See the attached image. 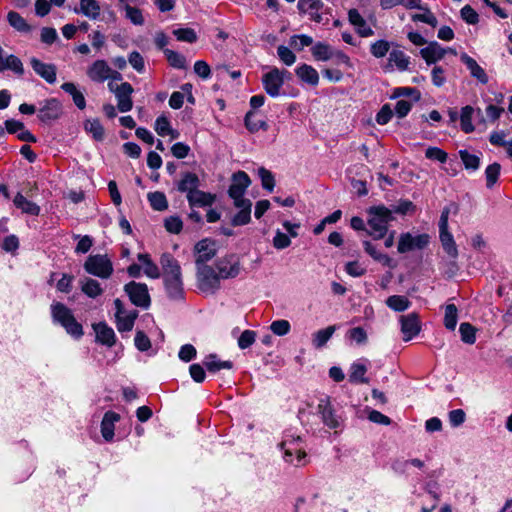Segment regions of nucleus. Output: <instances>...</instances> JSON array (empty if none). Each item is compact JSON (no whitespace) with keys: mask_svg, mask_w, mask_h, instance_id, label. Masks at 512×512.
<instances>
[{"mask_svg":"<svg viewBox=\"0 0 512 512\" xmlns=\"http://www.w3.org/2000/svg\"><path fill=\"white\" fill-rule=\"evenodd\" d=\"M167 296L173 301H180L184 299V289L182 279L176 281H169L164 283Z\"/></svg>","mask_w":512,"mask_h":512,"instance_id":"4c0bfd02","label":"nucleus"},{"mask_svg":"<svg viewBox=\"0 0 512 512\" xmlns=\"http://www.w3.org/2000/svg\"><path fill=\"white\" fill-rule=\"evenodd\" d=\"M459 157L466 170L476 171L480 167V158L467 150H460Z\"/></svg>","mask_w":512,"mask_h":512,"instance_id":"c03bdc74","label":"nucleus"},{"mask_svg":"<svg viewBox=\"0 0 512 512\" xmlns=\"http://www.w3.org/2000/svg\"><path fill=\"white\" fill-rule=\"evenodd\" d=\"M81 291L90 298H96L103 293L100 283L93 278H84L80 281Z\"/></svg>","mask_w":512,"mask_h":512,"instance_id":"72a5a7b5","label":"nucleus"},{"mask_svg":"<svg viewBox=\"0 0 512 512\" xmlns=\"http://www.w3.org/2000/svg\"><path fill=\"white\" fill-rule=\"evenodd\" d=\"M107 86L109 91L115 95L118 110L122 113L130 111L133 107L131 96L134 89L132 85L128 82H122L121 84L109 82Z\"/></svg>","mask_w":512,"mask_h":512,"instance_id":"0eeeda50","label":"nucleus"},{"mask_svg":"<svg viewBox=\"0 0 512 512\" xmlns=\"http://www.w3.org/2000/svg\"><path fill=\"white\" fill-rule=\"evenodd\" d=\"M348 21L354 26L360 37H370L374 35L373 29L368 25L357 9L353 8L348 11Z\"/></svg>","mask_w":512,"mask_h":512,"instance_id":"a211bd4d","label":"nucleus"},{"mask_svg":"<svg viewBox=\"0 0 512 512\" xmlns=\"http://www.w3.org/2000/svg\"><path fill=\"white\" fill-rule=\"evenodd\" d=\"M255 113L253 111H249L245 116V126L251 132L255 133L259 130L266 131L268 129V124L264 120H255Z\"/></svg>","mask_w":512,"mask_h":512,"instance_id":"49530a36","label":"nucleus"},{"mask_svg":"<svg viewBox=\"0 0 512 512\" xmlns=\"http://www.w3.org/2000/svg\"><path fill=\"white\" fill-rule=\"evenodd\" d=\"M178 41L194 43L197 41V34L192 28H178L173 31Z\"/></svg>","mask_w":512,"mask_h":512,"instance_id":"13d9d810","label":"nucleus"},{"mask_svg":"<svg viewBox=\"0 0 512 512\" xmlns=\"http://www.w3.org/2000/svg\"><path fill=\"white\" fill-rule=\"evenodd\" d=\"M425 156L428 159L436 160L440 163H445L448 158V154L438 147H428L425 151Z\"/></svg>","mask_w":512,"mask_h":512,"instance_id":"0e129e2a","label":"nucleus"},{"mask_svg":"<svg viewBox=\"0 0 512 512\" xmlns=\"http://www.w3.org/2000/svg\"><path fill=\"white\" fill-rule=\"evenodd\" d=\"M311 52L313 57L318 61H328L336 58L340 63L348 64L349 57L341 51L334 50L329 44L324 42H317L312 48Z\"/></svg>","mask_w":512,"mask_h":512,"instance_id":"f8f14e48","label":"nucleus"},{"mask_svg":"<svg viewBox=\"0 0 512 512\" xmlns=\"http://www.w3.org/2000/svg\"><path fill=\"white\" fill-rule=\"evenodd\" d=\"M13 202L23 213L33 216H37L40 213V207L36 203L26 199L21 193L16 194Z\"/></svg>","mask_w":512,"mask_h":512,"instance_id":"473e14b6","label":"nucleus"},{"mask_svg":"<svg viewBox=\"0 0 512 512\" xmlns=\"http://www.w3.org/2000/svg\"><path fill=\"white\" fill-rule=\"evenodd\" d=\"M296 75L304 82L317 85L319 82V75L316 69L312 66L303 64L296 69Z\"/></svg>","mask_w":512,"mask_h":512,"instance_id":"f704fd0d","label":"nucleus"},{"mask_svg":"<svg viewBox=\"0 0 512 512\" xmlns=\"http://www.w3.org/2000/svg\"><path fill=\"white\" fill-rule=\"evenodd\" d=\"M422 10H424V13L423 14H414L412 16V20L423 22L432 27H436L438 24V21H437L436 17L434 16V14L428 8L423 7Z\"/></svg>","mask_w":512,"mask_h":512,"instance_id":"680f3d73","label":"nucleus"},{"mask_svg":"<svg viewBox=\"0 0 512 512\" xmlns=\"http://www.w3.org/2000/svg\"><path fill=\"white\" fill-rule=\"evenodd\" d=\"M410 304L409 299L401 295H392L386 299V305L396 312L407 310Z\"/></svg>","mask_w":512,"mask_h":512,"instance_id":"a19ab883","label":"nucleus"},{"mask_svg":"<svg viewBox=\"0 0 512 512\" xmlns=\"http://www.w3.org/2000/svg\"><path fill=\"white\" fill-rule=\"evenodd\" d=\"M400 324L404 341H410L418 335L421 330L419 316L416 313L402 315L400 317Z\"/></svg>","mask_w":512,"mask_h":512,"instance_id":"4468645a","label":"nucleus"},{"mask_svg":"<svg viewBox=\"0 0 512 512\" xmlns=\"http://www.w3.org/2000/svg\"><path fill=\"white\" fill-rule=\"evenodd\" d=\"M258 175L261 179L262 187L270 192L273 191L275 186V179L273 174L264 167H261L258 169Z\"/></svg>","mask_w":512,"mask_h":512,"instance_id":"bf43d9fd","label":"nucleus"},{"mask_svg":"<svg viewBox=\"0 0 512 512\" xmlns=\"http://www.w3.org/2000/svg\"><path fill=\"white\" fill-rule=\"evenodd\" d=\"M290 76L287 70H280L273 67L262 76V84L265 92L270 97H278L281 93V88L284 85L285 79Z\"/></svg>","mask_w":512,"mask_h":512,"instance_id":"423d86ee","label":"nucleus"},{"mask_svg":"<svg viewBox=\"0 0 512 512\" xmlns=\"http://www.w3.org/2000/svg\"><path fill=\"white\" fill-rule=\"evenodd\" d=\"M450 213L457 214L458 213V205L455 203H450L446 207L443 208L441 212V216L439 219V231H447L448 230V219Z\"/></svg>","mask_w":512,"mask_h":512,"instance_id":"4d7b16f0","label":"nucleus"},{"mask_svg":"<svg viewBox=\"0 0 512 512\" xmlns=\"http://www.w3.org/2000/svg\"><path fill=\"white\" fill-rule=\"evenodd\" d=\"M164 54L171 66L177 69L186 67V59L183 55L170 49H164Z\"/></svg>","mask_w":512,"mask_h":512,"instance_id":"603ef678","label":"nucleus"},{"mask_svg":"<svg viewBox=\"0 0 512 512\" xmlns=\"http://www.w3.org/2000/svg\"><path fill=\"white\" fill-rule=\"evenodd\" d=\"M256 338V332L252 330H245L242 332L238 339V346L241 349H246L250 347L254 342Z\"/></svg>","mask_w":512,"mask_h":512,"instance_id":"774afa93","label":"nucleus"},{"mask_svg":"<svg viewBox=\"0 0 512 512\" xmlns=\"http://www.w3.org/2000/svg\"><path fill=\"white\" fill-rule=\"evenodd\" d=\"M204 365L209 372L215 373L221 369H231L233 363L231 361H221L216 354H209L205 357Z\"/></svg>","mask_w":512,"mask_h":512,"instance_id":"e433bc0d","label":"nucleus"},{"mask_svg":"<svg viewBox=\"0 0 512 512\" xmlns=\"http://www.w3.org/2000/svg\"><path fill=\"white\" fill-rule=\"evenodd\" d=\"M277 55L279 59L287 66L293 65L296 61L295 54L284 45H280L277 48Z\"/></svg>","mask_w":512,"mask_h":512,"instance_id":"052dcab7","label":"nucleus"},{"mask_svg":"<svg viewBox=\"0 0 512 512\" xmlns=\"http://www.w3.org/2000/svg\"><path fill=\"white\" fill-rule=\"evenodd\" d=\"M317 413L320 415L323 424L328 428L337 429L342 426L343 420L336 414L329 397L325 396L319 400Z\"/></svg>","mask_w":512,"mask_h":512,"instance_id":"1a4fd4ad","label":"nucleus"},{"mask_svg":"<svg viewBox=\"0 0 512 512\" xmlns=\"http://www.w3.org/2000/svg\"><path fill=\"white\" fill-rule=\"evenodd\" d=\"M147 198L151 207L156 211H164L168 208V201L163 192H151Z\"/></svg>","mask_w":512,"mask_h":512,"instance_id":"a18cd8bd","label":"nucleus"},{"mask_svg":"<svg viewBox=\"0 0 512 512\" xmlns=\"http://www.w3.org/2000/svg\"><path fill=\"white\" fill-rule=\"evenodd\" d=\"M124 290L135 306L143 309L149 308L151 299L146 284L131 281L124 286Z\"/></svg>","mask_w":512,"mask_h":512,"instance_id":"6e6552de","label":"nucleus"},{"mask_svg":"<svg viewBox=\"0 0 512 512\" xmlns=\"http://www.w3.org/2000/svg\"><path fill=\"white\" fill-rule=\"evenodd\" d=\"M251 184L248 174L244 171H238L233 175L232 183L229 187L228 194L235 202L250 201L244 198L246 189Z\"/></svg>","mask_w":512,"mask_h":512,"instance_id":"9b49d317","label":"nucleus"},{"mask_svg":"<svg viewBox=\"0 0 512 512\" xmlns=\"http://www.w3.org/2000/svg\"><path fill=\"white\" fill-rule=\"evenodd\" d=\"M290 245L291 240L289 236L280 230H277L273 238V246L278 250H282L289 247Z\"/></svg>","mask_w":512,"mask_h":512,"instance_id":"338daca9","label":"nucleus"},{"mask_svg":"<svg viewBox=\"0 0 512 512\" xmlns=\"http://www.w3.org/2000/svg\"><path fill=\"white\" fill-rule=\"evenodd\" d=\"M336 330V326L331 325L324 329H320L316 331L312 335V344L315 348H322L326 345V343L331 339L334 332Z\"/></svg>","mask_w":512,"mask_h":512,"instance_id":"c9c22d12","label":"nucleus"},{"mask_svg":"<svg viewBox=\"0 0 512 512\" xmlns=\"http://www.w3.org/2000/svg\"><path fill=\"white\" fill-rule=\"evenodd\" d=\"M62 109L58 100L52 98L46 100L38 111V117L43 122H48L59 118Z\"/></svg>","mask_w":512,"mask_h":512,"instance_id":"6ab92c4d","label":"nucleus"},{"mask_svg":"<svg viewBox=\"0 0 512 512\" xmlns=\"http://www.w3.org/2000/svg\"><path fill=\"white\" fill-rule=\"evenodd\" d=\"M501 171V165L499 163L490 164L485 169V178H486V186L487 188H492L496 182L498 181L499 175Z\"/></svg>","mask_w":512,"mask_h":512,"instance_id":"3c124183","label":"nucleus"},{"mask_svg":"<svg viewBox=\"0 0 512 512\" xmlns=\"http://www.w3.org/2000/svg\"><path fill=\"white\" fill-rule=\"evenodd\" d=\"M51 316L53 321L60 324L69 335L75 338H80L83 335L82 325L77 322L72 311L63 303L51 304Z\"/></svg>","mask_w":512,"mask_h":512,"instance_id":"f257e3e1","label":"nucleus"},{"mask_svg":"<svg viewBox=\"0 0 512 512\" xmlns=\"http://www.w3.org/2000/svg\"><path fill=\"white\" fill-rule=\"evenodd\" d=\"M290 323L287 320L281 319L273 321L270 325L271 331L278 336H284L290 331Z\"/></svg>","mask_w":512,"mask_h":512,"instance_id":"69168bd1","label":"nucleus"},{"mask_svg":"<svg viewBox=\"0 0 512 512\" xmlns=\"http://www.w3.org/2000/svg\"><path fill=\"white\" fill-rule=\"evenodd\" d=\"M75 13H81L89 19L95 20L99 17L101 8L96 0H80L79 8H75Z\"/></svg>","mask_w":512,"mask_h":512,"instance_id":"c756f323","label":"nucleus"},{"mask_svg":"<svg viewBox=\"0 0 512 512\" xmlns=\"http://www.w3.org/2000/svg\"><path fill=\"white\" fill-rule=\"evenodd\" d=\"M367 359H360L351 364L349 369V381L352 383H368V378L365 377L367 372Z\"/></svg>","mask_w":512,"mask_h":512,"instance_id":"cd10ccee","label":"nucleus"},{"mask_svg":"<svg viewBox=\"0 0 512 512\" xmlns=\"http://www.w3.org/2000/svg\"><path fill=\"white\" fill-rule=\"evenodd\" d=\"M447 50L444 49L438 42L433 41L425 48L420 50V54L425 62L430 65L444 58Z\"/></svg>","mask_w":512,"mask_h":512,"instance_id":"4be33fe9","label":"nucleus"},{"mask_svg":"<svg viewBox=\"0 0 512 512\" xmlns=\"http://www.w3.org/2000/svg\"><path fill=\"white\" fill-rule=\"evenodd\" d=\"M439 239L443 250L451 259H457L458 257V248L454 241L453 235L447 231H439Z\"/></svg>","mask_w":512,"mask_h":512,"instance_id":"2f4dec72","label":"nucleus"},{"mask_svg":"<svg viewBox=\"0 0 512 512\" xmlns=\"http://www.w3.org/2000/svg\"><path fill=\"white\" fill-rule=\"evenodd\" d=\"M7 20L19 32L28 33L31 31V26L18 12L10 11L7 15Z\"/></svg>","mask_w":512,"mask_h":512,"instance_id":"ea45409f","label":"nucleus"},{"mask_svg":"<svg viewBox=\"0 0 512 512\" xmlns=\"http://www.w3.org/2000/svg\"><path fill=\"white\" fill-rule=\"evenodd\" d=\"M84 270L101 279H108L113 274L114 268L107 254L89 255L83 265Z\"/></svg>","mask_w":512,"mask_h":512,"instance_id":"20e7f679","label":"nucleus"},{"mask_svg":"<svg viewBox=\"0 0 512 512\" xmlns=\"http://www.w3.org/2000/svg\"><path fill=\"white\" fill-rule=\"evenodd\" d=\"M125 10V17L134 25H143L144 17L140 9L136 7H132L128 4L123 6Z\"/></svg>","mask_w":512,"mask_h":512,"instance_id":"6e6d98bb","label":"nucleus"},{"mask_svg":"<svg viewBox=\"0 0 512 512\" xmlns=\"http://www.w3.org/2000/svg\"><path fill=\"white\" fill-rule=\"evenodd\" d=\"M200 186V179L197 174L193 172H184L181 174L180 180L177 182V189L181 193L190 195Z\"/></svg>","mask_w":512,"mask_h":512,"instance_id":"b1692460","label":"nucleus"},{"mask_svg":"<svg viewBox=\"0 0 512 512\" xmlns=\"http://www.w3.org/2000/svg\"><path fill=\"white\" fill-rule=\"evenodd\" d=\"M216 268L221 279L235 278L241 271L239 258L233 254L217 260Z\"/></svg>","mask_w":512,"mask_h":512,"instance_id":"ddd939ff","label":"nucleus"},{"mask_svg":"<svg viewBox=\"0 0 512 512\" xmlns=\"http://www.w3.org/2000/svg\"><path fill=\"white\" fill-rule=\"evenodd\" d=\"M120 420V415L108 411L104 414L101 422V434L106 441H112L114 437L115 423Z\"/></svg>","mask_w":512,"mask_h":512,"instance_id":"bb28decb","label":"nucleus"},{"mask_svg":"<svg viewBox=\"0 0 512 512\" xmlns=\"http://www.w3.org/2000/svg\"><path fill=\"white\" fill-rule=\"evenodd\" d=\"M234 206L239 209V212L232 218L233 226L246 225L251 220V201L235 202Z\"/></svg>","mask_w":512,"mask_h":512,"instance_id":"c85d7f7f","label":"nucleus"},{"mask_svg":"<svg viewBox=\"0 0 512 512\" xmlns=\"http://www.w3.org/2000/svg\"><path fill=\"white\" fill-rule=\"evenodd\" d=\"M160 264L163 273L181 270L179 262L169 253L162 254Z\"/></svg>","mask_w":512,"mask_h":512,"instance_id":"864d4df0","label":"nucleus"},{"mask_svg":"<svg viewBox=\"0 0 512 512\" xmlns=\"http://www.w3.org/2000/svg\"><path fill=\"white\" fill-rule=\"evenodd\" d=\"M85 130L92 135V137L101 141L104 138V128L98 119L87 120L84 124Z\"/></svg>","mask_w":512,"mask_h":512,"instance_id":"09e8293b","label":"nucleus"},{"mask_svg":"<svg viewBox=\"0 0 512 512\" xmlns=\"http://www.w3.org/2000/svg\"><path fill=\"white\" fill-rule=\"evenodd\" d=\"M30 64L35 73L48 83L53 84L56 81V66L54 64L44 63L35 57L30 59Z\"/></svg>","mask_w":512,"mask_h":512,"instance_id":"aec40b11","label":"nucleus"},{"mask_svg":"<svg viewBox=\"0 0 512 512\" xmlns=\"http://www.w3.org/2000/svg\"><path fill=\"white\" fill-rule=\"evenodd\" d=\"M410 65V57L406 55L402 50L393 49L389 53L387 63L383 67L385 72H392L394 69L399 71L408 70Z\"/></svg>","mask_w":512,"mask_h":512,"instance_id":"2eb2a0df","label":"nucleus"},{"mask_svg":"<svg viewBox=\"0 0 512 512\" xmlns=\"http://www.w3.org/2000/svg\"><path fill=\"white\" fill-rule=\"evenodd\" d=\"M473 113H474V108L469 105L463 107L461 110L460 124H461V129L465 133H472L475 129L472 124Z\"/></svg>","mask_w":512,"mask_h":512,"instance_id":"37998d69","label":"nucleus"},{"mask_svg":"<svg viewBox=\"0 0 512 512\" xmlns=\"http://www.w3.org/2000/svg\"><path fill=\"white\" fill-rule=\"evenodd\" d=\"M430 242L428 234L412 235L411 233H402L399 237L397 250L399 253H406L414 249H424Z\"/></svg>","mask_w":512,"mask_h":512,"instance_id":"9d476101","label":"nucleus"},{"mask_svg":"<svg viewBox=\"0 0 512 512\" xmlns=\"http://www.w3.org/2000/svg\"><path fill=\"white\" fill-rule=\"evenodd\" d=\"M138 260L144 266V273L153 279L160 277V271L158 266L151 260L148 254H138Z\"/></svg>","mask_w":512,"mask_h":512,"instance_id":"79ce46f5","label":"nucleus"},{"mask_svg":"<svg viewBox=\"0 0 512 512\" xmlns=\"http://www.w3.org/2000/svg\"><path fill=\"white\" fill-rule=\"evenodd\" d=\"M460 60L466 65L472 77L476 78L481 84L488 83V76L485 70L476 62L475 59L470 57L468 54L463 53L460 56Z\"/></svg>","mask_w":512,"mask_h":512,"instance_id":"393cba45","label":"nucleus"},{"mask_svg":"<svg viewBox=\"0 0 512 512\" xmlns=\"http://www.w3.org/2000/svg\"><path fill=\"white\" fill-rule=\"evenodd\" d=\"M96 334V341L102 345L112 347L116 342V335L114 330L105 322H99L92 325Z\"/></svg>","mask_w":512,"mask_h":512,"instance_id":"412c9836","label":"nucleus"},{"mask_svg":"<svg viewBox=\"0 0 512 512\" xmlns=\"http://www.w3.org/2000/svg\"><path fill=\"white\" fill-rule=\"evenodd\" d=\"M391 43L380 39L370 44V53L377 59L383 58L390 51Z\"/></svg>","mask_w":512,"mask_h":512,"instance_id":"de8ad7c7","label":"nucleus"},{"mask_svg":"<svg viewBox=\"0 0 512 512\" xmlns=\"http://www.w3.org/2000/svg\"><path fill=\"white\" fill-rule=\"evenodd\" d=\"M312 43V37L305 34L294 35L290 39L291 46L297 50H302L304 47L310 46Z\"/></svg>","mask_w":512,"mask_h":512,"instance_id":"e2e57ef3","label":"nucleus"},{"mask_svg":"<svg viewBox=\"0 0 512 512\" xmlns=\"http://www.w3.org/2000/svg\"><path fill=\"white\" fill-rule=\"evenodd\" d=\"M5 70H11L19 75L24 73L21 60L15 55H8L0 46V72Z\"/></svg>","mask_w":512,"mask_h":512,"instance_id":"5701e85b","label":"nucleus"},{"mask_svg":"<svg viewBox=\"0 0 512 512\" xmlns=\"http://www.w3.org/2000/svg\"><path fill=\"white\" fill-rule=\"evenodd\" d=\"M461 340L467 344H474L476 341V330L470 323H461L459 327Z\"/></svg>","mask_w":512,"mask_h":512,"instance_id":"5fc2aeb1","label":"nucleus"},{"mask_svg":"<svg viewBox=\"0 0 512 512\" xmlns=\"http://www.w3.org/2000/svg\"><path fill=\"white\" fill-rule=\"evenodd\" d=\"M61 89L72 96L74 104L79 109L82 110L86 107V101H85L84 94L80 90L77 89V87L74 83H72V82L63 83L61 85Z\"/></svg>","mask_w":512,"mask_h":512,"instance_id":"58836bf2","label":"nucleus"},{"mask_svg":"<svg viewBox=\"0 0 512 512\" xmlns=\"http://www.w3.org/2000/svg\"><path fill=\"white\" fill-rule=\"evenodd\" d=\"M138 317V312L136 310L126 311L124 314H120L119 316H115L116 318V327L119 332H128L131 331L134 327V323L136 318Z\"/></svg>","mask_w":512,"mask_h":512,"instance_id":"7c9ffc66","label":"nucleus"},{"mask_svg":"<svg viewBox=\"0 0 512 512\" xmlns=\"http://www.w3.org/2000/svg\"><path fill=\"white\" fill-rule=\"evenodd\" d=\"M186 198L190 208L211 206L216 200V196L214 194L204 192L199 189L195 190L190 195H187Z\"/></svg>","mask_w":512,"mask_h":512,"instance_id":"a878e982","label":"nucleus"},{"mask_svg":"<svg viewBox=\"0 0 512 512\" xmlns=\"http://www.w3.org/2000/svg\"><path fill=\"white\" fill-rule=\"evenodd\" d=\"M458 310L454 304H448L445 307L444 325L448 330H454L457 325Z\"/></svg>","mask_w":512,"mask_h":512,"instance_id":"8fccbe9b","label":"nucleus"},{"mask_svg":"<svg viewBox=\"0 0 512 512\" xmlns=\"http://www.w3.org/2000/svg\"><path fill=\"white\" fill-rule=\"evenodd\" d=\"M196 264H206L216 255L215 242L206 238L195 245Z\"/></svg>","mask_w":512,"mask_h":512,"instance_id":"dca6fc26","label":"nucleus"},{"mask_svg":"<svg viewBox=\"0 0 512 512\" xmlns=\"http://www.w3.org/2000/svg\"><path fill=\"white\" fill-rule=\"evenodd\" d=\"M111 67L105 60L94 61L86 71L88 78L97 83H103L109 79Z\"/></svg>","mask_w":512,"mask_h":512,"instance_id":"f3484780","label":"nucleus"},{"mask_svg":"<svg viewBox=\"0 0 512 512\" xmlns=\"http://www.w3.org/2000/svg\"><path fill=\"white\" fill-rule=\"evenodd\" d=\"M197 284L202 292L215 293L220 288V276L207 264H196Z\"/></svg>","mask_w":512,"mask_h":512,"instance_id":"39448f33","label":"nucleus"},{"mask_svg":"<svg viewBox=\"0 0 512 512\" xmlns=\"http://www.w3.org/2000/svg\"><path fill=\"white\" fill-rule=\"evenodd\" d=\"M300 436H285L284 440L279 444V448L284 451L283 459L286 463L295 466L304 465L306 452L301 445Z\"/></svg>","mask_w":512,"mask_h":512,"instance_id":"7ed1b4c3","label":"nucleus"},{"mask_svg":"<svg viewBox=\"0 0 512 512\" xmlns=\"http://www.w3.org/2000/svg\"><path fill=\"white\" fill-rule=\"evenodd\" d=\"M368 213L369 234L375 239L383 238L387 232L388 224L394 220L393 211L381 205L371 207Z\"/></svg>","mask_w":512,"mask_h":512,"instance_id":"f03ea898","label":"nucleus"}]
</instances>
